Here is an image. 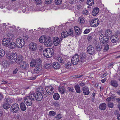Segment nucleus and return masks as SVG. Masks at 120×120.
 <instances>
[{
	"instance_id": "nucleus-4",
	"label": "nucleus",
	"mask_w": 120,
	"mask_h": 120,
	"mask_svg": "<svg viewBox=\"0 0 120 120\" xmlns=\"http://www.w3.org/2000/svg\"><path fill=\"white\" fill-rule=\"evenodd\" d=\"M16 46L19 48H21L23 46L25 42L24 40L21 38H18L16 40Z\"/></svg>"
},
{
	"instance_id": "nucleus-39",
	"label": "nucleus",
	"mask_w": 120,
	"mask_h": 120,
	"mask_svg": "<svg viewBox=\"0 0 120 120\" xmlns=\"http://www.w3.org/2000/svg\"><path fill=\"white\" fill-rule=\"evenodd\" d=\"M109 43H107L105 45V46L103 49V51L105 52L108 50L109 49Z\"/></svg>"
},
{
	"instance_id": "nucleus-51",
	"label": "nucleus",
	"mask_w": 120,
	"mask_h": 120,
	"mask_svg": "<svg viewBox=\"0 0 120 120\" xmlns=\"http://www.w3.org/2000/svg\"><path fill=\"white\" fill-rule=\"evenodd\" d=\"M106 105H99V108L100 109L104 110L106 108Z\"/></svg>"
},
{
	"instance_id": "nucleus-16",
	"label": "nucleus",
	"mask_w": 120,
	"mask_h": 120,
	"mask_svg": "<svg viewBox=\"0 0 120 120\" xmlns=\"http://www.w3.org/2000/svg\"><path fill=\"white\" fill-rule=\"evenodd\" d=\"M82 90L84 95H87L90 93L89 89L87 87H83Z\"/></svg>"
},
{
	"instance_id": "nucleus-59",
	"label": "nucleus",
	"mask_w": 120,
	"mask_h": 120,
	"mask_svg": "<svg viewBox=\"0 0 120 120\" xmlns=\"http://www.w3.org/2000/svg\"><path fill=\"white\" fill-rule=\"evenodd\" d=\"M10 107V105H3V107L5 109H7Z\"/></svg>"
},
{
	"instance_id": "nucleus-24",
	"label": "nucleus",
	"mask_w": 120,
	"mask_h": 120,
	"mask_svg": "<svg viewBox=\"0 0 120 120\" xmlns=\"http://www.w3.org/2000/svg\"><path fill=\"white\" fill-rule=\"evenodd\" d=\"M17 58V55L16 54L12 53L11 57L10 60L11 61L16 62Z\"/></svg>"
},
{
	"instance_id": "nucleus-42",
	"label": "nucleus",
	"mask_w": 120,
	"mask_h": 120,
	"mask_svg": "<svg viewBox=\"0 0 120 120\" xmlns=\"http://www.w3.org/2000/svg\"><path fill=\"white\" fill-rule=\"evenodd\" d=\"M67 89L69 92L73 93L75 91L73 88L72 87H68Z\"/></svg>"
},
{
	"instance_id": "nucleus-9",
	"label": "nucleus",
	"mask_w": 120,
	"mask_h": 120,
	"mask_svg": "<svg viewBox=\"0 0 120 120\" xmlns=\"http://www.w3.org/2000/svg\"><path fill=\"white\" fill-rule=\"evenodd\" d=\"M29 48L31 51H35L37 48V46L35 43L31 42L29 44Z\"/></svg>"
},
{
	"instance_id": "nucleus-41",
	"label": "nucleus",
	"mask_w": 120,
	"mask_h": 120,
	"mask_svg": "<svg viewBox=\"0 0 120 120\" xmlns=\"http://www.w3.org/2000/svg\"><path fill=\"white\" fill-rule=\"evenodd\" d=\"M71 65V64L70 62H68L65 64L64 67L67 69L69 68L70 67Z\"/></svg>"
},
{
	"instance_id": "nucleus-21",
	"label": "nucleus",
	"mask_w": 120,
	"mask_h": 120,
	"mask_svg": "<svg viewBox=\"0 0 120 120\" xmlns=\"http://www.w3.org/2000/svg\"><path fill=\"white\" fill-rule=\"evenodd\" d=\"M110 85L116 88L118 86L119 84L116 80H112L110 82Z\"/></svg>"
},
{
	"instance_id": "nucleus-28",
	"label": "nucleus",
	"mask_w": 120,
	"mask_h": 120,
	"mask_svg": "<svg viewBox=\"0 0 120 120\" xmlns=\"http://www.w3.org/2000/svg\"><path fill=\"white\" fill-rule=\"evenodd\" d=\"M36 93H40L43 94H47L42 87H38L37 89V91Z\"/></svg>"
},
{
	"instance_id": "nucleus-40",
	"label": "nucleus",
	"mask_w": 120,
	"mask_h": 120,
	"mask_svg": "<svg viewBox=\"0 0 120 120\" xmlns=\"http://www.w3.org/2000/svg\"><path fill=\"white\" fill-rule=\"evenodd\" d=\"M111 42L113 43H116L118 41V38H116L114 39L112 37L110 38Z\"/></svg>"
},
{
	"instance_id": "nucleus-58",
	"label": "nucleus",
	"mask_w": 120,
	"mask_h": 120,
	"mask_svg": "<svg viewBox=\"0 0 120 120\" xmlns=\"http://www.w3.org/2000/svg\"><path fill=\"white\" fill-rule=\"evenodd\" d=\"M90 31V30L89 29H86L84 32V34H86L88 33Z\"/></svg>"
},
{
	"instance_id": "nucleus-7",
	"label": "nucleus",
	"mask_w": 120,
	"mask_h": 120,
	"mask_svg": "<svg viewBox=\"0 0 120 120\" xmlns=\"http://www.w3.org/2000/svg\"><path fill=\"white\" fill-rule=\"evenodd\" d=\"M79 61V56L78 54L74 55L72 57L71 62L72 64L74 65H76Z\"/></svg>"
},
{
	"instance_id": "nucleus-56",
	"label": "nucleus",
	"mask_w": 120,
	"mask_h": 120,
	"mask_svg": "<svg viewBox=\"0 0 120 120\" xmlns=\"http://www.w3.org/2000/svg\"><path fill=\"white\" fill-rule=\"evenodd\" d=\"M64 57H60L58 58L59 61L60 63H64V60H63Z\"/></svg>"
},
{
	"instance_id": "nucleus-8",
	"label": "nucleus",
	"mask_w": 120,
	"mask_h": 120,
	"mask_svg": "<svg viewBox=\"0 0 120 120\" xmlns=\"http://www.w3.org/2000/svg\"><path fill=\"white\" fill-rule=\"evenodd\" d=\"M45 90L47 93L49 94H53L54 91V89L51 86H46Z\"/></svg>"
},
{
	"instance_id": "nucleus-52",
	"label": "nucleus",
	"mask_w": 120,
	"mask_h": 120,
	"mask_svg": "<svg viewBox=\"0 0 120 120\" xmlns=\"http://www.w3.org/2000/svg\"><path fill=\"white\" fill-rule=\"evenodd\" d=\"M62 118L61 115L59 114L56 116V118L57 120H59Z\"/></svg>"
},
{
	"instance_id": "nucleus-57",
	"label": "nucleus",
	"mask_w": 120,
	"mask_h": 120,
	"mask_svg": "<svg viewBox=\"0 0 120 120\" xmlns=\"http://www.w3.org/2000/svg\"><path fill=\"white\" fill-rule=\"evenodd\" d=\"M82 14L84 15H87L88 14V11L86 10H84L82 11Z\"/></svg>"
},
{
	"instance_id": "nucleus-47",
	"label": "nucleus",
	"mask_w": 120,
	"mask_h": 120,
	"mask_svg": "<svg viewBox=\"0 0 120 120\" xmlns=\"http://www.w3.org/2000/svg\"><path fill=\"white\" fill-rule=\"evenodd\" d=\"M12 54H11L10 53L8 52L6 54V56L7 58L10 60L11 57V56Z\"/></svg>"
},
{
	"instance_id": "nucleus-53",
	"label": "nucleus",
	"mask_w": 120,
	"mask_h": 120,
	"mask_svg": "<svg viewBox=\"0 0 120 120\" xmlns=\"http://www.w3.org/2000/svg\"><path fill=\"white\" fill-rule=\"evenodd\" d=\"M43 49V46L41 45H40L39 46V52L42 51Z\"/></svg>"
},
{
	"instance_id": "nucleus-55",
	"label": "nucleus",
	"mask_w": 120,
	"mask_h": 120,
	"mask_svg": "<svg viewBox=\"0 0 120 120\" xmlns=\"http://www.w3.org/2000/svg\"><path fill=\"white\" fill-rule=\"evenodd\" d=\"M52 0H45V3L46 4H49L51 3Z\"/></svg>"
},
{
	"instance_id": "nucleus-27",
	"label": "nucleus",
	"mask_w": 120,
	"mask_h": 120,
	"mask_svg": "<svg viewBox=\"0 0 120 120\" xmlns=\"http://www.w3.org/2000/svg\"><path fill=\"white\" fill-rule=\"evenodd\" d=\"M105 34H103L107 36H111L112 34V30L109 29H107L105 30Z\"/></svg>"
},
{
	"instance_id": "nucleus-3",
	"label": "nucleus",
	"mask_w": 120,
	"mask_h": 120,
	"mask_svg": "<svg viewBox=\"0 0 120 120\" xmlns=\"http://www.w3.org/2000/svg\"><path fill=\"white\" fill-rule=\"evenodd\" d=\"M108 37L105 36L103 34L101 35L100 37V40L101 42L105 45L107 43H109V39Z\"/></svg>"
},
{
	"instance_id": "nucleus-30",
	"label": "nucleus",
	"mask_w": 120,
	"mask_h": 120,
	"mask_svg": "<svg viewBox=\"0 0 120 120\" xmlns=\"http://www.w3.org/2000/svg\"><path fill=\"white\" fill-rule=\"evenodd\" d=\"M59 90L61 94H63L65 93L66 90L63 86H60L59 88Z\"/></svg>"
},
{
	"instance_id": "nucleus-38",
	"label": "nucleus",
	"mask_w": 120,
	"mask_h": 120,
	"mask_svg": "<svg viewBox=\"0 0 120 120\" xmlns=\"http://www.w3.org/2000/svg\"><path fill=\"white\" fill-rule=\"evenodd\" d=\"M5 54V52L3 49H0V57L3 56Z\"/></svg>"
},
{
	"instance_id": "nucleus-63",
	"label": "nucleus",
	"mask_w": 120,
	"mask_h": 120,
	"mask_svg": "<svg viewBox=\"0 0 120 120\" xmlns=\"http://www.w3.org/2000/svg\"><path fill=\"white\" fill-rule=\"evenodd\" d=\"M113 64L112 63H110L108 65V67L109 68L112 66Z\"/></svg>"
},
{
	"instance_id": "nucleus-34",
	"label": "nucleus",
	"mask_w": 120,
	"mask_h": 120,
	"mask_svg": "<svg viewBox=\"0 0 120 120\" xmlns=\"http://www.w3.org/2000/svg\"><path fill=\"white\" fill-rule=\"evenodd\" d=\"M53 97L54 99L56 100H58L60 98L59 94L57 93H55L54 94Z\"/></svg>"
},
{
	"instance_id": "nucleus-26",
	"label": "nucleus",
	"mask_w": 120,
	"mask_h": 120,
	"mask_svg": "<svg viewBox=\"0 0 120 120\" xmlns=\"http://www.w3.org/2000/svg\"><path fill=\"white\" fill-rule=\"evenodd\" d=\"M86 56L84 54H81L80 55V59H79V61L81 63L84 62L86 60Z\"/></svg>"
},
{
	"instance_id": "nucleus-11",
	"label": "nucleus",
	"mask_w": 120,
	"mask_h": 120,
	"mask_svg": "<svg viewBox=\"0 0 120 120\" xmlns=\"http://www.w3.org/2000/svg\"><path fill=\"white\" fill-rule=\"evenodd\" d=\"M11 41L7 38H5L3 39L2 43L4 46H8L11 44L10 43Z\"/></svg>"
},
{
	"instance_id": "nucleus-31",
	"label": "nucleus",
	"mask_w": 120,
	"mask_h": 120,
	"mask_svg": "<svg viewBox=\"0 0 120 120\" xmlns=\"http://www.w3.org/2000/svg\"><path fill=\"white\" fill-rule=\"evenodd\" d=\"M23 57L21 55H19L17 56V59L16 61V62L18 63H20L21 62L22 60Z\"/></svg>"
},
{
	"instance_id": "nucleus-20",
	"label": "nucleus",
	"mask_w": 120,
	"mask_h": 120,
	"mask_svg": "<svg viewBox=\"0 0 120 120\" xmlns=\"http://www.w3.org/2000/svg\"><path fill=\"white\" fill-rule=\"evenodd\" d=\"M19 105H12L11 107V110L13 112H16L18 110Z\"/></svg>"
},
{
	"instance_id": "nucleus-29",
	"label": "nucleus",
	"mask_w": 120,
	"mask_h": 120,
	"mask_svg": "<svg viewBox=\"0 0 120 120\" xmlns=\"http://www.w3.org/2000/svg\"><path fill=\"white\" fill-rule=\"evenodd\" d=\"M74 88H75V90L77 93H80L81 90L78 84H76L75 85Z\"/></svg>"
},
{
	"instance_id": "nucleus-61",
	"label": "nucleus",
	"mask_w": 120,
	"mask_h": 120,
	"mask_svg": "<svg viewBox=\"0 0 120 120\" xmlns=\"http://www.w3.org/2000/svg\"><path fill=\"white\" fill-rule=\"evenodd\" d=\"M79 85L80 86L82 87L85 86V83L83 82L79 83Z\"/></svg>"
},
{
	"instance_id": "nucleus-49",
	"label": "nucleus",
	"mask_w": 120,
	"mask_h": 120,
	"mask_svg": "<svg viewBox=\"0 0 120 120\" xmlns=\"http://www.w3.org/2000/svg\"><path fill=\"white\" fill-rule=\"evenodd\" d=\"M95 49L98 52H99L100 50H101V49L100 46L98 45H96Z\"/></svg>"
},
{
	"instance_id": "nucleus-45",
	"label": "nucleus",
	"mask_w": 120,
	"mask_h": 120,
	"mask_svg": "<svg viewBox=\"0 0 120 120\" xmlns=\"http://www.w3.org/2000/svg\"><path fill=\"white\" fill-rule=\"evenodd\" d=\"M52 67V64L50 65L48 64H46L45 66V68L46 69H49Z\"/></svg>"
},
{
	"instance_id": "nucleus-14",
	"label": "nucleus",
	"mask_w": 120,
	"mask_h": 120,
	"mask_svg": "<svg viewBox=\"0 0 120 120\" xmlns=\"http://www.w3.org/2000/svg\"><path fill=\"white\" fill-rule=\"evenodd\" d=\"M94 23H96L94 24L93 26L94 27H96L99 24V21L98 18H96L93 19L90 22V24L92 25Z\"/></svg>"
},
{
	"instance_id": "nucleus-44",
	"label": "nucleus",
	"mask_w": 120,
	"mask_h": 120,
	"mask_svg": "<svg viewBox=\"0 0 120 120\" xmlns=\"http://www.w3.org/2000/svg\"><path fill=\"white\" fill-rule=\"evenodd\" d=\"M8 38H7L11 41V40L13 39L14 38V36L12 34H9L8 35Z\"/></svg>"
},
{
	"instance_id": "nucleus-6",
	"label": "nucleus",
	"mask_w": 120,
	"mask_h": 120,
	"mask_svg": "<svg viewBox=\"0 0 120 120\" xmlns=\"http://www.w3.org/2000/svg\"><path fill=\"white\" fill-rule=\"evenodd\" d=\"M36 99L37 101L41 100L43 98H45L47 97L48 95L47 94H43L40 93H36Z\"/></svg>"
},
{
	"instance_id": "nucleus-50",
	"label": "nucleus",
	"mask_w": 120,
	"mask_h": 120,
	"mask_svg": "<svg viewBox=\"0 0 120 120\" xmlns=\"http://www.w3.org/2000/svg\"><path fill=\"white\" fill-rule=\"evenodd\" d=\"M2 63L3 65L4 66H6V65H7L8 64L7 61L5 60H3L2 62Z\"/></svg>"
},
{
	"instance_id": "nucleus-17",
	"label": "nucleus",
	"mask_w": 120,
	"mask_h": 120,
	"mask_svg": "<svg viewBox=\"0 0 120 120\" xmlns=\"http://www.w3.org/2000/svg\"><path fill=\"white\" fill-rule=\"evenodd\" d=\"M52 67L56 69H59L61 66L60 63L58 62H54L52 64Z\"/></svg>"
},
{
	"instance_id": "nucleus-36",
	"label": "nucleus",
	"mask_w": 120,
	"mask_h": 120,
	"mask_svg": "<svg viewBox=\"0 0 120 120\" xmlns=\"http://www.w3.org/2000/svg\"><path fill=\"white\" fill-rule=\"evenodd\" d=\"M11 44H10L9 46L11 49H14L16 46V43L15 44L13 42L11 41L10 43Z\"/></svg>"
},
{
	"instance_id": "nucleus-35",
	"label": "nucleus",
	"mask_w": 120,
	"mask_h": 120,
	"mask_svg": "<svg viewBox=\"0 0 120 120\" xmlns=\"http://www.w3.org/2000/svg\"><path fill=\"white\" fill-rule=\"evenodd\" d=\"M46 38V37H45L44 36H41L39 39V41L41 43H45V42Z\"/></svg>"
},
{
	"instance_id": "nucleus-62",
	"label": "nucleus",
	"mask_w": 120,
	"mask_h": 120,
	"mask_svg": "<svg viewBox=\"0 0 120 120\" xmlns=\"http://www.w3.org/2000/svg\"><path fill=\"white\" fill-rule=\"evenodd\" d=\"M29 38L28 36L27 35H25V36H24V40H27Z\"/></svg>"
},
{
	"instance_id": "nucleus-54",
	"label": "nucleus",
	"mask_w": 120,
	"mask_h": 120,
	"mask_svg": "<svg viewBox=\"0 0 120 120\" xmlns=\"http://www.w3.org/2000/svg\"><path fill=\"white\" fill-rule=\"evenodd\" d=\"M20 108L21 110L23 111L25 110L26 109L25 105H20Z\"/></svg>"
},
{
	"instance_id": "nucleus-10",
	"label": "nucleus",
	"mask_w": 120,
	"mask_h": 120,
	"mask_svg": "<svg viewBox=\"0 0 120 120\" xmlns=\"http://www.w3.org/2000/svg\"><path fill=\"white\" fill-rule=\"evenodd\" d=\"M87 50L88 53L90 54H93L95 52L93 46L90 45L88 46L87 48Z\"/></svg>"
},
{
	"instance_id": "nucleus-5",
	"label": "nucleus",
	"mask_w": 120,
	"mask_h": 120,
	"mask_svg": "<svg viewBox=\"0 0 120 120\" xmlns=\"http://www.w3.org/2000/svg\"><path fill=\"white\" fill-rule=\"evenodd\" d=\"M53 44L52 38L51 37H47L46 38L45 41L44 43V45L47 47H51Z\"/></svg>"
},
{
	"instance_id": "nucleus-46",
	"label": "nucleus",
	"mask_w": 120,
	"mask_h": 120,
	"mask_svg": "<svg viewBox=\"0 0 120 120\" xmlns=\"http://www.w3.org/2000/svg\"><path fill=\"white\" fill-rule=\"evenodd\" d=\"M62 2V0H55V3L57 5H59Z\"/></svg>"
},
{
	"instance_id": "nucleus-23",
	"label": "nucleus",
	"mask_w": 120,
	"mask_h": 120,
	"mask_svg": "<svg viewBox=\"0 0 120 120\" xmlns=\"http://www.w3.org/2000/svg\"><path fill=\"white\" fill-rule=\"evenodd\" d=\"M74 29L77 35H79L82 33V30L79 27L75 26H74Z\"/></svg>"
},
{
	"instance_id": "nucleus-15",
	"label": "nucleus",
	"mask_w": 120,
	"mask_h": 120,
	"mask_svg": "<svg viewBox=\"0 0 120 120\" xmlns=\"http://www.w3.org/2000/svg\"><path fill=\"white\" fill-rule=\"evenodd\" d=\"M29 66L28 63L26 62H24L20 66V67L22 70H27Z\"/></svg>"
},
{
	"instance_id": "nucleus-19",
	"label": "nucleus",
	"mask_w": 120,
	"mask_h": 120,
	"mask_svg": "<svg viewBox=\"0 0 120 120\" xmlns=\"http://www.w3.org/2000/svg\"><path fill=\"white\" fill-rule=\"evenodd\" d=\"M42 69V65L41 63L38 66H37L34 69L35 72L37 73H38L41 71Z\"/></svg>"
},
{
	"instance_id": "nucleus-37",
	"label": "nucleus",
	"mask_w": 120,
	"mask_h": 120,
	"mask_svg": "<svg viewBox=\"0 0 120 120\" xmlns=\"http://www.w3.org/2000/svg\"><path fill=\"white\" fill-rule=\"evenodd\" d=\"M94 0H88L86 3L88 5L91 6L94 4Z\"/></svg>"
},
{
	"instance_id": "nucleus-13",
	"label": "nucleus",
	"mask_w": 120,
	"mask_h": 120,
	"mask_svg": "<svg viewBox=\"0 0 120 120\" xmlns=\"http://www.w3.org/2000/svg\"><path fill=\"white\" fill-rule=\"evenodd\" d=\"M12 100L10 98H6L4 100V105H14L15 104H12Z\"/></svg>"
},
{
	"instance_id": "nucleus-18",
	"label": "nucleus",
	"mask_w": 120,
	"mask_h": 120,
	"mask_svg": "<svg viewBox=\"0 0 120 120\" xmlns=\"http://www.w3.org/2000/svg\"><path fill=\"white\" fill-rule=\"evenodd\" d=\"M53 42L54 45L57 46L59 44L60 40L57 37H54L53 38Z\"/></svg>"
},
{
	"instance_id": "nucleus-1",
	"label": "nucleus",
	"mask_w": 120,
	"mask_h": 120,
	"mask_svg": "<svg viewBox=\"0 0 120 120\" xmlns=\"http://www.w3.org/2000/svg\"><path fill=\"white\" fill-rule=\"evenodd\" d=\"M54 52L53 49L52 48H48L43 50V54L46 57L49 58L52 57Z\"/></svg>"
},
{
	"instance_id": "nucleus-43",
	"label": "nucleus",
	"mask_w": 120,
	"mask_h": 120,
	"mask_svg": "<svg viewBox=\"0 0 120 120\" xmlns=\"http://www.w3.org/2000/svg\"><path fill=\"white\" fill-rule=\"evenodd\" d=\"M56 114V112L53 111H51L49 112V115L51 116H55Z\"/></svg>"
},
{
	"instance_id": "nucleus-48",
	"label": "nucleus",
	"mask_w": 120,
	"mask_h": 120,
	"mask_svg": "<svg viewBox=\"0 0 120 120\" xmlns=\"http://www.w3.org/2000/svg\"><path fill=\"white\" fill-rule=\"evenodd\" d=\"M73 31L72 30V29H70L69 30L68 34L69 35L73 37Z\"/></svg>"
},
{
	"instance_id": "nucleus-33",
	"label": "nucleus",
	"mask_w": 120,
	"mask_h": 120,
	"mask_svg": "<svg viewBox=\"0 0 120 120\" xmlns=\"http://www.w3.org/2000/svg\"><path fill=\"white\" fill-rule=\"evenodd\" d=\"M28 97H29V98L31 99L33 101L36 99L35 94L34 93H33V94H30L29 95V96H28Z\"/></svg>"
},
{
	"instance_id": "nucleus-25",
	"label": "nucleus",
	"mask_w": 120,
	"mask_h": 120,
	"mask_svg": "<svg viewBox=\"0 0 120 120\" xmlns=\"http://www.w3.org/2000/svg\"><path fill=\"white\" fill-rule=\"evenodd\" d=\"M99 8L96 7L93 11L92 14L94 16H96L99 13Z\"/></svg>"
},
{
	"instance_id": "nucleus-32",
	"label": "nucleus",
	"mask_w": 120,
	"mask_h": 120,
	"mask_svg": "<svg viewBox=\"0 0 120 120\" xmlns=\"http://www.w3.org/2000/svg\"><path fill=\"white\" fill-rule=\"evenodd\" d=\"M69 34L68 32L66 31H64L61 33V35L62 38H65Z\"/></svg>"
},
{
	"instance_id": "nucleus-22",
	"label": "nucleus",
	"mask_w": 120,
	"mask_h": 120,
	"mask_svg": "<svg viewBox=\"0 0 120 120\" xmlns=\"http://www.w3.org/2000/svg\"><path fill=\"white\" fill-rule=\"evenodd\" d=\"M86 21L85 18L83 17H80L78 20V22L81 24H85Z\"/></svg>"
},
{
	"instance_id": "nucleus-60",
	"label": "nucleus",
	"mask_w": 120,
	"mask_h": 120,
	"mask_svg": "<svg viewBox=\"0 0 120 120\" xmlns=\"http://www.w3.org/2000/svg\"><path fill=\"white\" fill-rule=\"evenodd\" d=\"M18 71V69L17 68H16L13 71V73L14 74H15L17 73V71Z\"/></svg>"
},
{
	"instance_id": "nucleus-12",
	"label": "nucleus",
	"mask_w": 120,
	"mask_h": 120,
	"mask_svg": "<svg viewBox=\"0 0 120 120\" xmlns=\"http://www.w3.org/2000/svg\"><path fill=\"white\" fill-rule=\"evenodd\" d=\"M24 101L26 105H32L33 101L29 98V97L27 96L24 98Z\"/></svg>"
},
{
	"instance_id": "nucleus-64",
	"label": "nucleus",
	"mask_w": 120,
	"mask_h": 120,
	"mask_svg": "<svg viewBox=\"0 0 120 120\" xmlns=\"http://www.w3.org/2000/svg\"><path fill=\"white\" fill-rule=\"evenodd\" d=\"M107 80V79L106 78H105V79H103L101 80V82L102 83H104L105 81H106Z\"/></svg>"
},
{
	"instance_id": "nucleus-2",
	"label": "nucleus",
	"mask_w": 120,
	"mask_h": 120,
	"mask_svg": "<svg viewBox=\"0 0 120 120\" xmlns=\"http://www.w3.org/2000/svg\"><path fill=\"white\" fill-rule=\"evenodd\" d=\"M41 59L40 58L32 60L30 63V65L32 67H34L35 66H38L41 63Z\"/></svg>"
}]
</instances>
